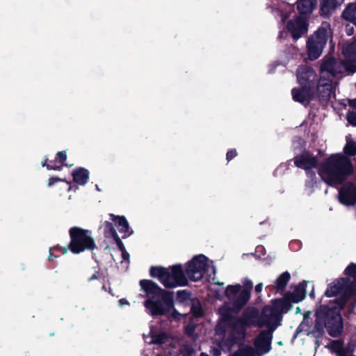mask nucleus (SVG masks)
I'll use <instances>...</instances> for the list:
<instances>
[{
    "label": "nucleus",
    "instance_id": "nucleus-2",
    "mask_svg": "<svg viewBox=\"0 0 356 356\" xmlns=\"http://www.w3.org/2000/svg\"><path fill=\"white\" fill-rule=\"evenodd\" d=\"M225 293L229 303H225L219 309L221 318L216 332L218 336L225 334V339L219 341L218 346L223 350L228 351L245 337V321L233 318L232 314L246 304L250 297V292L248 289L241 290L240 284H235L229 285Z\"/></svg>",
    "mask_w": 356,
    "mask_h": 356
},
{
    "label": "nucleus",
    "instance_id": "nucleus-18",
    "mask_svg": "<svg viewBox=\"0 0 356 356\" xmlns=\"http://www.w3.org/2000/svg\"><path fill=\"white\" fill-rule=\"evenodd\" d=\"M288 31L293 39L298 40L307 32V24L305 17H298L288 22L286 25Z\"/></svg>",
    "mask_w": 356,
    "mask_h": 356
},
{
    "label": "nucleus",
    "instance_id": "nucleus-27",
    "mask_svg": "<svg viewBox=\"0 0 356 356\" xmlns=\"http://www.w3.org/2000/svg\"><path fill=\"white\" fill-rule=\"evenodd\" d=\"M56 182H60L61 187L63 188H65L68 191L71 190V186L69 182L66 181L64 179H59L58 177H50L47 181V185H48V186H51L54 184H55Z\"/></svg>",
    "mask_w": 356,
    "mask_h": 356
},
{
    "label": "nucleus",
    "instance_id": "nucleus-25",
    "mask_svg": "<svg viewBox=\"0 0 356 356\" xmlns=\"http://www.w3.org/2000/svg\"><path fill=\"white\" fill-rule=\"evenodd\" d=\"M255 350L250 346H243L231 356H254Z\"/></svg>",
    "mask_w": 356,
    "mask_h": 356
},
{
    "label": "nucleus",
    "instance_id": "nucleus-24",
    "mask_svg": "<svg viewBox=\"0 0 356 356\" xmlns=\"http://www.w3.org/2000/svg\"><path fill=\"white\" fill-rule=\"evenodd\" d=\"M291 278L289 273L284 272L282 273L275 281V287L277 291L283 290L286 286Z\"/></svg>",
    "mask_w": 356,
    "mask_h": 356
},
{
    "label": "nucleus",
    "instance_id": "nucleus-12",
    "mask_svg": "<svg viewBox=\"0 0 356 356\" xmlns=\"http://www.w3.org/2000/svg\"><path fill=\"white\" fill-rule=\"evenodd\" d=\"M317 163V158L309 152H304L294 158V164L296 166L306 170L307 177L306 185L307 187L312 189L316 184L317 177L316 174L311 170L316 168Z\"/></svg>",
    "mask_w": 356,
    "mask_h": 356
},
{
    "label": "nucleus",
    "instance_id": "nucleus-8",
    "mask_svg": "<svg viewBox=\"0 0 356 356\" xmlns=\"http://www.w3.org/2000/svg\"><path fill=\"white\" fill-rule=\"evenodd\" d=\"M296 76L300 86L302 87L304 94L300 96L301 91L298 88H293L291 91L293 99L296 102L307 105L314 96L312 87L316 79V74L311 67L302 65L298 68Z\"/></svg>",
    "mask_w": 356,
    "mask_h": 356
},
{
    "label": "nucleus",
    "instance_id": "nucleus-23",
    "mask_svg": "<svg viewBox=\"0 0 356 356\" xmlns=\"http://www.w3.org/2000/svg\"><path fill=\"white\" fill-rule=\"evenodd\" d=\"M342 16L344 19L356 25V3H350L343 10Z\"/></svg>",
    "mask_w": 356,
    "mask_h": 356
},
{
    "label": "nucleus",
    "instance_id": "nucleus-21",
    "mask_svg": "<svg viewBox=\"0 0 356 356\" xmlns=\"http://www.w3.org/2000/svg\"><path fill=\"white\" fill-rule=\"evenodd\" d=\"M344 56L350 62L356 61V40L345 44L342 49Z\"/></svg>",
    "mask_w": 356,
    "mask_h": 356
},
{
    "label": "nucleus",
    "instance_id": "nucleus-34",
    "mask_svg": "<svg viewBox=\"0 0 356 356\" xmlns=\"http://www.w3.org/2000/svg\"><path fill=\"white\" fill-rule=\"evenodd\" d=\"M244 284H245V286H246V287H247V289H248V290L250 291V289H252V282H251L250 280H245V281Z\"/></svg>",
    "mask_w": 356,
    "mask_h": 356
},
{
    "label": "nucleus",
    "instance_id": "nucleus-20",
    "mask_svg": "<svg viewBox=\"0 0 356 356\" xmlns=\"http://www.w3.org/2000/svg\"><path fill=\"white\" fill-rule=\"evenodd\" d=\"M109 216L110 219L115 223V226L118 227L119 232L124 234L123 237L129 236L133 233L124 216H115L114 214H110Z\"/></svg>",
    "mask_w": 356,
    "mask_h": 356
},
{
    "label": "nucleus",
    "instance_id": "nucleus-3",
    "mask_svg": "<svg viewBox=\"0 0 356 356\" xmlns=\"http://www.w3.org/2000/svg\"><path fill=\"white\" fill-rule=\"evenodd\" d=\"M142 295L146 298L144 302L147 313L152 316H161L170 313L172 319L180 320L185 315L174 308V301L170 293L161 289L156 284L149 280L140 281Z\"/></svg>",
    "mask_w": 356,
    "mask_h": 356
},
{
    "label": "nucleus",
    "instance_id": "nucleus-14",
    "mask_svg": "<svg viewBox=\"0 0 356 356\" xmlns=\"http://www.w3.org/2000/svg\"><path fill=\"white\" fill-rule=\"evenodd\" d=\"M338 4L337 0H321V10L323 15H328ZM317 5V0H300L297 8L301 15L311 13Z\"/></svg>",
    "mask_w": 356,
    "mask_h": 356
},
{
    "label": "nucleus",
    "instance_id": "nucleus-40",
    "mask_svg": "<svg viewBox=\"0 0 356 356\" xmlns=\"http://www.w3.org/2000/svg\"><path fill=\"white\" fill-rule=\"evenodd\" d=\"M346 33L348 35H351L353 34V28L349 27L348 26L346 27Z\"/></svg>",
    "mask_w": 356,
    "mask_h": 356
},
{
    "label": "nucleus",
    "instance_id": "nucleus-4",
    "mask_svg": "<svg viewBox=\"0 0 356 356\" xmlns=\"http://www.w3.org/2000/svg\"><path fill=\"white\" fill-rule=\"evenodd\" d=\"M308 282L298 284L291 294L286 295L283 299L272 301L271 305L264 307L262 311V322L267 326L276 329L282 319V314L291 309V303L302 301L305 297V288Z\"/></svg>",
    "mask_w": 356,
    "mask_h": 356
},
{
    "label": "nucleus",
    "instance_id": "nucleus-32",
    "mask_svg": "<svg viewBox=\"0 0 356 356\" xmlns=\"http://www.w3.org/2000/svg\"><path fill=\"white\" fill-rule=\"evenodd\" d=\"M195 325L193 324V323H189L188 324L186 327H185V331H186V333L191 336L193 334L194 332V330H195Z\"/></svg>",
    "mask_w": 356,
    "mask_h": 356
},
{
    "label": "nucleus",
    "instance_id": "nucleus-41",
    "mask_svg": "<svg viewBox=\"0 0 356 356\" xmlns=\"http://www.w3.org/2000/svg\"><path fill=\"white\" fill-rule=\"evenodd\" d=\"M90 250H93L94 249V246H95V243H94V242L91 239H90Z\"/></svg>",
    "mask_w": 356,
    "mask_h": 356
},
{
    "label": "nucleus",
    "instance_id": "nucleus-13",
    "mask_svg": "<svg viewBox=\"0 0 356 356\" xmlns=\"http://www.w3.org/2000/svg\"><path fill=\"white\" fill-rule=\"evenodd\" d=\"M70 243L69 250L74 254H79L89 246L88 231L79 227H73L70 230Z\"/></svg>",
    "mask_w": 356,
    "mask_h": 356
},
{
    "label": "nucleus",
    "instance_id": "nucleus-49",
    "mask_svg": "<svg viewBox=\"0 0 356 356\" xmlns=\"http://www.w3.org/2000/svg\"><path fill=\"white\" fill-rule=\"evenodd\" d=\"M311 296H314V292L313 291L312 292Z\"/></svg>",
    "mask_w": 356,
    "mask_h": 356
},
{
    "label": "nucleus",
    "instance_id": "nucleus-1",
    "mask_svg": "<svg viewBox=\"0 0 356 356\" xmlns=\"http://www.w3.org/2000/svg\"><path fill=\"white\" fill-rule=\"evenodd\" d=\"M344 273L346 277L333 281L325 293L326 297H337V302L330 307L321 306L316 310L314 325L310 318L311 312H307L298 327V332H305L307 336L316 339V347L320 346L318 339L323 335L325 327L332 337L341 334L343 325L339 310L350 295H356V264H349Z\"/></svg>",
    "mask_w": 356,
    "mask_h": 356
},
{
    "label": "nucleus",
    "instance_id": "nucleus-5",
    "mask_svg": "<svg viewBox=\"0 0 356 356\" xmlns=\"http://www.w3.org/2000/svg\"><path fill=\"white\" fill-rule=\"evenodd\" d=\"M353 171V167L350 159L341 154H332L318 168L321 179L333 186L341 184Z\"/></svg>",
    "mask_w": 356,
    "mask_h": 356
},
{
    "label": "nucleus",
    "instance_id": "nucleus-29",
    "mask_svg": "<svg viewBox=\"0 0 356 356\" xmlns=\"http://www.w3.org/2000/svg\"><path fill=\"white\" fill-rule=\"evenodd\" d=\"M41 165L46 166L47 170H60V166L54 164L51 161H49L47 158H44L41 162Z\"/></svg>",
    "mask_w": 356,
    "mask_h": 356
},
{
    "label": "nucleus",
    "instance_id": "nucleus-45",
    "mask_svg": "<svg viewBox=\"0 0 356 356\" xmlns=\"http://www.w3.org/2000/svg\"><path fill=\"white\" fill-rule=\"evenodd\" d=\"M111 257H113V260L114 261H116L117 259L115 258V255L113 254V253H111Z\"/></svg>",
    "mask_w": 356,
    "mask_h": 356
},
{
    "label": "nucleus",
    "instance_id": "nucleus-31",
    "mask_svg": "<svg viewBox=\"0 0 356 356\" xmlns=\"http://www.w3.org/2000/svg\"><path fill=\"white\" fill-rule=\"evenodd\" d=\"M67 159V153L65 151L58 152L56 155V160L59 161L61 163H64V162Z\"/></svg>",
    "mask_w": 356,
    "mask_h": 356
},
{
    "label": "nucleus",
    "instance_id": "nucleus-43",
    "mask_svg": "<svg viewBox=\"0 0 356 356\" xmlns=\"http://www.w3.org/2000/svg\"><path fill=\"white\" fill-rule=\"evenodd\" d=\"M178 295L180 297L181 295L188 296V293H186L185 291H181V292L180 291L178 293Z\"/></svg>",
    "mask_w": 356,
    "mask_h": 356
},
{
    "label": "nucleus",
    "instance_id": "nucleus-22",
    "mask_svg": "<svg viewBox=\"0 0 356 356\" xmlns=\"http://www.w3.org/2000/svg\"><path fill=\"white\" fill-rule=\"evenodd\" d=\"M74 181L79 185H85L88 179V170L85 168H79L72 172Z\"/></svg>",
    "mask_w": 356,
    "mask_h": 356
},
{
    "label": "nucleus",
    "instance_id": "nucleus-17",
    "mask_svg": "<svg viewBox=\"0 0 356 356\" xmlns=\"http://www.w3.org/2000/svg\"><path fill=\"white\" fill-rule=\"evenodd\" d=\"M338 199L345 206L356 204V185L350 183L343 186L339 191Z\"/></svg>",
    "mask_w": 356,
    "mask_h": 356
},
{
    "label": "nucleus",
    "instance_id": "nucleus-28",
    "mask_svg": "<svg viewBox=\"0 0 356 356\" xmlns=\"http://www.w3.org/2000/svg\"><path fill=\"white\" fill-rule=\"evenodd\" d=\"M191 311L195 317H200L203 314L202 308L197 300H193Z\"/></svg>",
    "mask_w": 356,
    "mask_h": 356
},
{
    "label": "nucleus",
    "instance_id": "nucleus-26",
    "mask_svg": "<svg viewBox=\"0 0 356 356\" xmlns=\"http://www.w3.org/2000/svg\"><path fill=\"white\" fill-rule=\"evenodd\" d=\"M344 152L346 154L354 156L356 154V144L349 137H346V145L344 147Z\"/></svg>",
    "mask_w": 356,
    "mask_h": 356
},
{
    "label": "nucleus",
    "instance_id": "nucleus-47",
    "mask_svg": "<svg viewBox=\"0 0 356 356\" xmlns=\"http://www.w3.org/2000/svg\"><path fill=\"white\" fill-rule=\"evenodd\" d=\"M215 284H220V285H222V284H223L222 283H220H220H218V282H216Z\"/></svg>",
    "mask_w": 356,
    "mask_h": 356
},
{
    "label": "nucleus",
    "instance_id": "nucleus-30",
    "mask_svg": "<svg viewBox=\"0 0 356 356\" xmlns=\"http://www.w3.org/2000/svg\"><path fill=\"white\" fill-rule=\"evenodd\" d=\"M347 120L350 124L353 126H356V113L351 111L347 113L346 116Z\"/></svg>",
    "mask_w": 356,
    "mask_h": 356
},
{
    "label": "nucleus",
    "instance_id": "nucleus-46",
    "mask_svg": "<svg viewBox=\"0 0 356 356\" xmlns=\"http://www.w3.org/2000/svg\"><path fill=\"white\" fill-rule=\"evenodd\" d=\"M300 312V307H298L296 308V313H299Z\"/></svg>",
    "mask_w": 356,
    "mask_h": 356
},
{
    "label": "nucleus",
    "instance_id": "nucleus-9",
    "mask_svg": "<svg viewBox=\"0 0 356 356\" xmlns=\"http://www.w3.org/2000/svg\"><path fill=\"white\" fill-rule=\"evenodd\" d=\"M216 272L213 261L204 254L193 257L186 266V275L193 282L202 280L204 275L211 278L213 275H215Z\"/></svg>",
    "mask_w": 356,
    "mask_h": 356
},
{
    "label": "nucleus",
    "instance_id": "nucleus-37",
    "mask_svg": "<svg viewBox=\"0 0 356 356\" xmlns=\"http://www.w3.org/2000/svg\"><path fill=\"white\" fill-rule=\"evenodd\" d=\"M119 304L120 306H124V305H129V302L127 301V300H126L125 298H122L119 300Z\"/></svg>",
    "mask_w": 356,
    "mask_h": 356
},
{
    "label": "nucleus",
    "instance_id": "nucleus-42",
    "mask_svg": "<svg viewBox=\"0 0 356 356\" xmlns=\"http://www.w3.org/2000/svg\"><path fill=\"white\" fill-rule=\"evenodd\" d=\"M297 88L301 91L300 92V96H302V95L304 94V92L302 91V87L300 86V87Z\"/></svg>",
    "mask_w": 356,
    "mask_h": 356
},
{
    "label": "nucleus",
    "instance_id": "nucleus-48",
    "mask_svg": "<svg viewBox=\"0 0 356 356\" xmlns=\"http://www.w3.org/2000/svg\"><path fill=\"white\" fill-rule=\"evenodd\" d=\"M92 278H97V276L93 275Z\"/></svg>",
    "mask_w": 356,
    "mask_h": 356
},
{
    "label": "nucleus",
    "instance_id": "nucleus-11",
    "mask_svg": "<svg viewBox=\"0 0 356 356\" xmlns=\"http://www.w3.org/2000/svg\"><path fill=\"white\" fill-rule=\"evenodd\" d=\"M356 72V66L353 64L344 63L341 60L332 57H325L321 62V74L332 77L338 74L345 72L354 73Z\"/></svg>",
    "mask_w": 356,
    "mask_h": 356
},
{
    "label": "nucleus",
    "instance_id": "nucleus-19",
    "mask_svg": "<svg viewBox=\"0 0 356 356\" xmlns=\"http://www.w3.org/2000/svg\"><path fill=\"white\" fill-rule=\"evenodd\" d=\"M323 76L321 74V78L317 85V92L324 100H327L332 96H334V85L332 77Z\"/></svg>",
    "mask_w": 356,
    "mask_h": 356
},
{
    "label": "nucleus",
    "instance_id": "nucleus-39",
    "mask_svg": "<svg viewBox=\"0 0 356 356\" xmlns=\"http://www.w3.org/2000/svg\"><path fill=\"white\" fill-rule=\"evenodd\" d=\"M349 105L352 108L356 109V99L349 100Z\"/></svg>",
    "mask_w": 356,
    "mask_h": 356
},
{
    "label": "nucleus",
    "instance_id": "nucleus-35",
    "mask_svg": "<svg viewBox=\"0 0 356 356\" xmlns=\"http://www.w3.org/2000/svg\"><path fill=\"white\" fill-rule=\"evenodd\" d=\"M211 353L213 356H220L221 355L220 350L216 348H213Z\"/></svg>",
    "mask_w": 356,
    "mask_h": 356
},
{
    "label": "nucleus",
    "instance_id": "nucleus-44",
    "mask_svg": "<svg viewBox=\"0 0 356 356\" xmlns=\"http://www.w3.org/2000/svg\"><path fill=\"white\" fill-rule=\"evenodd\" d=\"M53 258H54V255L52 253L50 252L49 255V261H52L53 260Z\"/></svg>",
    "mask_w": 356,
    "mask_h": 356
},
{
    "label": "nucleus",
    "instance_id": "nucleus-6",
    "mask_svg": "<svg viewBox=\"0 0 356 356\" xmlns=\"http://www.w3.org/2000/svg\"><path fill=\"white\" fill-rule=\"evenodd\" d=\"M147 343L159 345L163 350V354L156 356H190L193 348L190 345L182 342L181 337H172L165 332H157L151 329L148 335H144Z\"/></svg>",
    "mask_w": 356,
    "mask_h": 356
},
{
    "label": "nucleus",
    "instance_id": "nucleus-33",
    "mask_svg": "<svg viewBox=\"0 0 356 356\" xmlns=\"http://www.w3.org/2000/svg\"><path fill=\"white\" fill-rule=\"evenodd\" d=\"M236 155H237V153H236V150H233V149L230 150V151L227 152V160L228 161H229L230 160L234 159Z\"/></svg>",
    "mask_w": 356,
    "mask_h": 356
},
{
    "label": "nucleus",
    "instance_id": "nucleus-10",
    "mask_svg": "<svg viewBox=\"0 0 356 356\" xmlns=\"http://www.w3.org/2000/svg\"><path fill=\"white\" fill-rule=\"evenodd\" d=\"M330 34V26L329 24L325 22L308 38L307 42V55L308 59L314 60L320 57Z\"/></svg>",
    "mask_w": 356,
    "mask_h": 356
},
{
    "label": "nucleus",
    "instance_id": "nucleus-36",
    "mask_svg": "<svg viewBox=\"0 0 356 356\" xmlns=\"http://www.w3.org/2000/svg\"><path fill=\"white\" fill-rule=\"evenodd\" d=\"M56 248L58 250H60L63 254H65L67 252L69 247L68 248H65V247H56Z\"/></svg>",
    "mask_w": 356,
    "mask_h": 356
},
{
    "label": "nucleus",
    "instance_id": "nucleus-7",
    "mask_svg": "<svg viewBox=\"0 0 356 356\" xmlns=\"http://www.w3.org/2000/svg\"><path fill=\"white\" fill-rule=\"evenodd\" d=\"M149 273L152 277L156 278L165 287L175 288L186 286L188 284L186 275L181 265H174L169 268L152 266Z\"/></svg>",
    "mask_w": 356,
    "mask_h": 356
},
{
    "label": "nucleus",
    "instance_id": "nucleus-15",
    "mask_svg": "<svg viewBox=\"0 0 356 356\" xmlns=\"http://www.w3.org/2000/svg\"><path fill=\"white\" fill-rule=\"evenodd\" d=\"M262 314L258 321V326L266 327L267 331H262L254 340V346L259 355H264L268 353L271 348L272 333L275 329L267 326L262 322Z\"/></svg>",
    "mask_w": 356,
    "mask_h": 356
},
{
    "label": "nucleus",
    "instance_id": "nucleus-16",
    "mask_svg": "<svg viewBox=\"0 0 356 356\" xmlns=\"http://www.w3.org/2000/svg\"><path fill=\"white\" fill-rule=\"evenodd\" d=\"M105 234L106 237L108 238H110L117 246L118 250H116L115 252L121 255L122 260H120V262L123 263L124 261H128L129 254L126 252L125 248L122 241L120 240L116 230L114 229L113 225L111 222H106Z\"/></svg>",
    "mask_w": 356,
    "mask_h": 356
},
{
    "label": "nucleus",
    "instance_id": "nucleus-38",
    "mask_svg": "<svg viewBox=\"0 0 356 356\" xmlns=\"http://www.w3.org/2000/svg\"><path fill=\"white\" fill-rule=\"evenodd\" d=\"M262 289H263L262 283H259L257 285H256V286H255V291L257 293H260L262 291Z\"/></svg>",
    "mask_w": 356,
    "mask_h": 356
},
{
    "label": "nucleus",
    "instance_id": "nucleus-50",
    "mask_svg": "<svg viewBox=\"0 0 356 356\" xmlns=\"http://www.w3.org/2000/svg\"><path fill=\"white\" fill-rule=\"evenodd\" d=\"M343 0H341V2H342Z\"/></svg>",
    "mask_w": 356,
    "mask_h": 356
}]
</instances>
